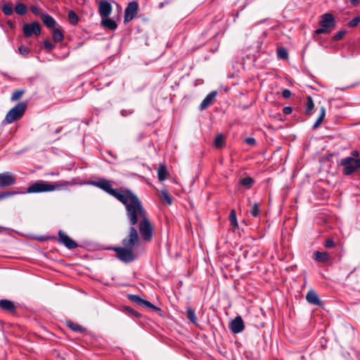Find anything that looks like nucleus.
I'll return each instance as SVG.
<instances>
[{"label": "nucleus", "mask_w": 360, "mask_h": 360, "mask_svg": "<svg viewBox=\"0 0 360 360\" xmlns=\"http://www.w3.org/2000/svg\"><path fill=\"white\" fill-rule=\"evenodd\" d=\"M245 142L248 144V145H250V146H253L256 143V141L254 138L252 137H248L247 139H245Z\"/></svg>", "instance_id": "obj_48"}, {"label": "nucleus", "mask_w": 360, "mask_h": 360, "mask_svg": "<svg viewBox=\"0 0 360 360\" xmlns=\"http://www.w3.org/2000/svg\"><path fill=\"white\" fill-rule=\"evenodd\" d=\"M345 34L346 31L340 30L333 36V39L336 41L340 40L345 35Z\"/></svg>", "instance_id": "obj_42"}, {"label": "nucleus", "mask_w": 360, "mask_h": 360, "mask_svg": "<svg viewBox=\"0 0 360 360\" xmlns=\"http://www.w3.org/2000/svg\"><path fill=\"white\" fill-rule=\"evenodd\" d=\"M100 1H108L107 0H100Z\"/></svg>", "instance_id": "obj_55"}, {"label": "nucleus", "mask_w": 360, "mask_h": 360, "mask_svg": "<svg viewBox=\"0 0 360 360\" xmlns=\"http://www.w3.org/2000/svg\"><path fill=\"white\" fill-rule=\"evenodd\" d=\"M68 326L75 332H83L84 331V328L82 326L78 325L77 323H68Z\"/></svg>", "instance_id": "obj_36"}, {"label": "nucleus", "mask_w": 360, "mask_h": 360, "mask_svg": "<svg viewBox=\"0 0 360 360\" xmlns=\"http://www.w3.org/2000/svg\"><path fill=\"white\" fill-rule=\"evenodd\" d=\"M101 25L105 27V28L114 30L117 28V23L115 20H113L111 18H109L108 17L101 18Z\"/></svg>", "instance_id": "obj_18"}, {"label": "nucleus", "mask_w": 360, "mask_h": 360, "mask_svg": "<svg viewBox=\"0 0 360 360\" xmlns=\"http://www.w3.org/2000/svg\"><path fill=\"white\" fill-rule=\"evenodd\" d=\"M350 2L355 5V4H357L359 3V0H350Z\"/></svg>", "instance_id": "obj_53"}, {"label": "nucleus", "mask_w": 360, "mask_h": 360, "mask_svg": "<svg viewBox=\"0 0 360 360\" xmlns=\"http://www.w3.org/2000/svg\"><path fill=\"white\" fill-rule=\"evenodd\" d=\"M158 179L160 181H165L167 178V170L165 165H161L158 170Z\"/></svg>", "instance_id": "obj_22"}, {"label": "nucleus", "mask_w": 360, "mask_h": 360, "mask_svg": "<svg viewBox=\"0 0 360 360\" xmlns=\"http://www.w3.org/2000/svg\"><path fill=\"white\" fill-rule=\"evenodd\" d=\"M129 299L134 302H136L139 305H142L144 300L141 299L139 296L135 295H130Z\"/></svg>", "instance_id": "obj_37"}, {"label": "nucleus", "mask_w": 360, "mask_h": 360, "mask_svg": "<svg viewBox=\"0 0 360 360\" xmlns=\"http://www.w3.org/2000/svg\"><path fill=\"white\" fill-rule=\"evenodd\" d=\"M124 311L129 314H133L134 316L138 317L139 316V314L138 312H136L135 311H134L131 308H130L129 307H124Z\"/></svg>", "instance_id": "obj_44"}, {"label": "nucleus", "mask_w": 360, "mask_h": 360, "mask_svg": "<svg viewBox=\"0 0 360 360\" xmlns=\"http://www.w3.org/2000/svg\"><path fill=\"white\" fill-rule=\"evenodd\" d=\"M225 137L223 134H219L214 139V146L216 148H221L224 143Z\"/></svg>", "instance_id": "obj_30"}, {"label": "nucleus", "mask_w": 360, "mask_h": 360, "mask_svg": "<svg viewBox=\"0 0 360 360\" xmlns=\"http://www.w3.org/2000/svg\"><path fill=\"white\" fill-rule=\"evenodd\" d=\"M69 185L68 182H64L63 184H50L44 181H37L27 188V193H41V192H49L53 191L56 189L60 188L61 186Z\"/></svg>", "instance_id": "obj_3"}, {"label": "nucleus", "mask_w": 360, "mask_h": 360, "mask_svg": "<svg viewBox=\"0 0 360 360\" xmlns=\"http://www.w3.org/2000/svg\"><path fill=\"white\" fill-rule=\"evenodd\" d=\"M58 237L59 241L68 249H73L77 247V244L63 231H59Z\"/></svg>", "instance_id": "obj_12"}, {"label": "nucleus", "mask_w": 360, "mask_h": 360, "mask_svg": "<svg viewBox=\"0 0 360 360\" xmlns=\"http://www.w3.org/2000/svg\"><path fill=\"white\" fill-rule=\"evenodd\" d=\"M30 10H31V11H32L34 14H35V15H40V16H41V15H43V14H42V12H41V9L39 7L37 6H34V5H33V6H31V7H30Z\"/></svg>", "instance_id": "obj_39"}, {"label": "nucleus", "mask_w": 360, "mask_h": 360, "mask_svg": "<svg viewBox=\"0 0 360 360\" xmlns=\"http://www.w3.org/2000/svg\"><path fill=\"white\" fill-rule=\"evenodd\" d=\"M278 57L281 59H286L288 58V54L285 49L281 48L277 51Z\"/></svg>", "instance_id": "obj_35"}, {"label": "nucleus", "mask_w": 360, "mask_h": 360, "mask_svg": "<svg viewBox=\"0 0 360 360\" xmlns=\"http://www.w3.org/2000/svg\"><path fill=\"white\" fill-rule=\"evenodd\" d=\"M291 91L289 90V89H284L283 91H282V96L285 98H288L290 97L291 96Z\"/></svg>", "instance_id": "obj_49"}, {"label": "nucleus", "mask_w": 360, "mask_h": 360, "mask_svg": "<svg viewBox=\"0 0 360 360\" xmlns=\"http://www.w3.org/2000/svg\"><path fill=\"white\" fill-rule=\"evenodd\" d=\"M229 221H230V224L233 227V228H237L238 227V222H237V217H236V212L234 210H232L230 212V215H229Z\"/></svg>", "instance_id": "obj_31"}, {"label": "nucleus", "mask_w": 360, "mask_h": 360, "mask_svg": "<svg viewBox=\"0 0 360 360\" xmlns=\"http://www.w3.org/2000/svg\"><path fill=\"white\" fill-rule=\"evenodd\" d=\"M360 22V17H356L349 22V26L351 27H356Z\"/></svg>", "instance_id": "obj_43"}, {"label": "nucleus", "mask_w": 360, "mask_h": 360, "mask_svg": "<svg viewBox=\"0 0 360 360\" xmlns=\"http://www.w3.org/2000/svg\"><path fill=\"white\" fill-rule=\"evenodd\" d=\"M292 108L290 107V106L284 107L283 109V112L285 115L290 114L292 112Z\"/></svg>", "instance_id": "obj_50"}, {"label": "nucleus", "mask_w": 360, "mask_h": 360, "mask_svg": "<svg viewBox=\"0 0 360 360\" xmlns=\"http://www.w3.org/2000/svg\"><path fill=\"white\" fill-rule=\"evenodd\" d=\"M319 24L321 27H326L328 29L335 25L334 18L331 13L322 15Z\"/></svg>", "instance_id": "obj_14"}, {"label": "nucleus", "mask_w": 360, "mask_h": 360, "mask_svg": "<svg viewBox=\"0 0 360 360\" xmlns=\"http://www.w3.org/2000/svg\"><path fill=\"white\" fill-rule=\"evenodd\" d=\"M17 193H18L17 192H14V191H8V192H3V193H1L2 196H3V199L6 198H8V197L13 196V195H15Z\"/></svg>", "instance_id": "obj_46"}, {"label": "nucleus", "mask_w": 360, "mask_h": 360, "mask_svg": "<svg viewBox=\"0 0 360 360\" xmlns=\"http://www.w3.org/2000/svg\"><path fill=\"white\" fill-rule=\"evenodd\" d=\"M24 93H25V90H22V89H18V90L14 91L11 96V100L12 101H18V99H20L22 97V96L24 94Z\"/></svg>", "instance_id": "obj_33"}, {"label": "nucleus", "mask_w": 360, "mask_h": 360, "mask_svg": "<svg viewBox=\"0 0 360 360\" xmlns=\"http://www.w3.org/2000/svg\"><path fill=\"white\" fill-rule=\"evenodd\" d=\"M3 199V196H2V194L1 193L0 194V200Z\"/></svg>", "instance_id": "obj_54"}, {"label": "nucleus", "mask_w": 360, "mask_h": 360, "mask_svg": "<svg viewBox=\"0 0 360 360\" xmlns=\"http://www.w3.org/2000/svg\"><path fill=\"white\" fill-rule=\"evenodd\" d=\"M7 24L9 25V27H10L11 29H13V28H14V27H15V26H14V24H13L11 21H10V20L7 21Z\"/></svg>", "instance_id": "obj_51"}, {"label": "nucleus", "mask_w": 360, "mask_h": 360, "mask_svg": "<svg viewBox=\"0 0 360 360\" xmlns=\"http://www.w3.org/2000/svg\"><path fill=\"white\" fill-rule=\"evenodd\" d=\"M186 314L187 318L189 319V321L193 323H196L197 317L195 316V313L191 307L187 308Z\"/></svg>", "instance_id": "obj_28"}, {"label": "nucleus", "mask_w": 360, "mask_h": 360, "mask_svg": "<svg viewBox=\"0 0 360 360\" xmlns=\"http://www.w3.org/2000/svg\"><path fill=\"white\" fill-rule=\"evenodd\" d=\"M325 115H326V109L324 107H321L320 115H319L318 119L316 120V121L315 122V123L314 124L313 129H316L321 125V124L322 123V122L324 120Z\"/></svg>", "instance_id": "obj_24"}, {"label": "nucleus", "mask_w": 360, "mask_h": 360, "mask_svg": "<svg viewBox=\"0 0 360 360\" xmlns=\"http://www.w3.org/2000/svg\"><path fill=\"white\" fill-rule=\"evenodd\" d=\"M307 301L312 304L321 305V301L317 294L314 290H309L306 295Z\"/></svg>", "instance_id": "obj_16"}, {"label": "nucleus", "mask_w": 360, "mask_h": 360, "mask_svg": "<svg viewBox=\"0 0 360 360\" xmlns=\"http://www.w3.org/2000/svg\"><path fill=\"white\" fill-rule=\"evenodd\" d=\"M253 183V179L250 176L243 178V179L240 180V184L247 189L251 188Z\"/></svg>", "instance_id": "obj_27"}, {"label": "nucleus", "mask_w": 360, "mask_h": 360, "mask_svg": "<svg viewBox=\"0 0 360 360\" xmlns=\"http://www.w3.org/2000/svg\"><path fill=\"white\" fill-rule=\"evenodd\" d=\"M27 8L25 4L19 2L15 4V11L17 14L23 15L27 13Z\"/></svg>", "instance_id": "obj_23"}, {"label": "nucleus", "mask_w": 360, "mask_h": 360, "mask_svg": "<svg viewBox=\"0 0 360 360\" xmlns=\"http://www.w3.org/2000/svg\"><path fill=\"white\" fill-rule=\"evenodd\" d=\"M122 246L136 249L140 245V238L134 226H130L129 234L122 240Z\"/></svg>", "instance_id": "obj_5"}, {"label": "nucleus", "mask_w": 360, "mask_h": 360, "mask_svg": "<svg viewBox=\"0 0 360 360\" xmlns=\"http://www.w3.org/2000/svg\"><path fill=\"white\" fill-rule=\"evenodd\" d=\"M98 12L101 18L109 17L112 12V6L108 1H99Z\"/></svg>", "instance_id": "obj_13"}, {"label": "nucleus", "mask_w": 360, "mask_h": 360, "mask_svg": "<svg viewBox=\"0 0 360 360\" xmlns=\"http://www.w3.org/2000/svg\"><path fill=\"white\" fill-rule=\"evenodd\" d=\"M340 165L342 167L343 174L349 175L360 168V158L356 159L353 157H347L341 160Z\"/></svg>", "instance_id": "obj_6"}, {"label": "nucleus", "mask_w": 360, "mask_h": 360, "mask_svg": "<svg viewBox=\"0 0 360 360\" xmlns=\"http://www.w3.org/2000/svg\"><path fill=\"white\" fill-rule=\"evenodd\" d=\"M18 51L22 56H26L30 52V49L27 46H21L18 48Z\"/></svg>", "instance_id": "obj_38"}, {"label": "nucleus", "mask_w": 360, "mask_h": 360, "mask_svg": "<svg viewBox=\"0 0 360 360\" xmlns=\"http://www.w3.org/2000/svg\"><path fill=\"white\" fill-rule=\"evenodd\" d=\"M68 20H69V22L73 25H75L77 23L78 16L73 11H70L68 12Z\"/></svg>", "instance_id": "obj_32"}, {"label": "nucleus", "mask_w": 360, "mask_h": 360, "mask_svg": "<svg viewBox=\"0 0 360 360\" xmlns=\"http://www.w3.org/2000/svg\"><path fill=\"white\" fill-rule=\"evenodd\" d=\"M41 18L44 24L49 28H53L56 25V20L49 14H43Z\"/></svg>", "instance_id": "obj_21"}, {"label": "nucleus", "mask_w": 360, "mask_h": 360, "mask_svg": "<svg viewBox=\"0 0 360 360\" xmlns=\"http://www.w3.org/2000/svg\"><path fill=\"white\" fill-rule=\"evenodd\" d=\"M88 184L96 186L115 197L123 203L125 205V207H127V205H129L134 200V198L137 197L129 190L123 191L121 189L112 188L111 181L105 179H100L98 181H91L88 182Z\"/></svg>", "instance_id": "obj_2"}, {"label": "nucleus", "mask_w": 360, "mask_h": 360, "mask_svg": "<svg viewBox=\"0 0 360 360\" xmlns=\"http://www.w3.org/2000/svg\"><path fill=\"white\" fill-rule=\"evenodd\" d=\"M114 250L116 252L119 259L122 262H130L136 259L134 249L122 246L115 248Z\"/></svg>", "instance_id": "obj_7"}, {"label": "nucleus", "mask_w": 360, "mask_h": 360, "mask_svg": "<svg viewBox=\"0 0 360 360\" xmlns=\"http://www.w3.org/2000/svg\"><path fill=\"white\" fill-rule=\"evenodd\" d=\"M259 212H260V210H259V204L257 202L254 203L252 207V209L250 210L251 214L253 217H257L259 216Z\"/></svg>", "instance_id": "obj_34"}, {"label": "nucleus", "mask_w": 360, "mask_h": 360, "mask_svg": "<svg viewBox=\"0 0 360 360\" xmlns=\"http://www.w3.org/2000/svg\"><path fill=\"white\" fill-rule=\"evenodd\" d=\"M141 306L148 307V308L151 309L153 310H159V309L157 307H155L154 304H153L150 302H148L147 300H144V301L143 302V304Z\"/></svg>", "instance_id": "obj_41"}, {"label": "nucleus", "mask_w": 360, "mask_h": 360, "mask_svg": "<svg viewBox=\"0 0 360 360\" xmlns=\"http://www.w3.org/2000/svg\"><path fill=\"white\" fill-rule=\"evenodd\" d=\"M44 47L47 52H50L54 47V45L48 40L44 41Z\"/></svg>", "instance_id": "obj_40"}, {"label": "nucleus", "mask_w": 360, "mask_h": 360, "mask_svg": "<svg viewBox=\"0 0 360 360\" xmlns=\"http://www.w3.org/2000/svg\"><path fill=\"white\" fill-rule=\"evenodd\" d=\"M2 11L6 15H11L13 13L12 3H5L2 5Z\"/></svg>", "instance_id": "obj_26"}, {"label": "nucleus", "mask_w": 360, "mask_h": 360, "mask_svg": "<svg viewBox=\"0 0 360 360\" xmlns=\"http://www.w3.org/2000/svg\"><path fill=\"white\" fill-rule=\"evenodd\" d=\"M217 92L216 91H212L210 94H208L206 97L203 99V101L201 102L200 105V110H204L206 109L214 101V99L216 98Z\"/></svg>", "instance_id": "obj_15"}, {"label": "nucleus", "mask_w": 360, "mask_h": 360, "mask_svg": "<svg viewBox=\"0 0 360 360\" xmlns=\"http://www.w3.org/2000/svg\"><path fill=\"white\" fill-rule=\"evenodd\" d=\"M325 246L328 248H333L335 246V243L332 239H327L325 241Z\"/></svg>", "instance_id": "obj_45"}, {"label": "nucleus", "mask_w": 360, "mask_h": 360, "mask_svg": "<svg viewBox=\"0 0 360 360\" xmlns=\"http://www.w3.org/2000/svg\"><path fill=\"white\" fill-rule=\"evenodd\" d=\"M0 307L5 311L13 312L15 310L13 303L8 300H0Z\"/></svg>", "instance_id": "obj_20"}, {"label": "nucleus", "mask_w": 360, "mask_h": 360, "mask_svg": "<svg viewBox=\"0 0 360 360\" xmlns=\"http://www.w3.org/2000/svg\"><path fill=\"white\" fill-rule=\"evenodd\" d=\"M26 108L27 103L25 102L18 103L8 112L6 115L4 122L7 124H11L20 119L24 115Z\"/></svg>", "instance_id": "obj_4"}, {"label": "nucleus", "mask_w": 360, "mask_h": 360, "mask_svg": "<svg viewBox=\"0 0 360 360\" xmlns=\"http://www.w3.org/2000/svg\"><path fill=\"white\" fill-rule=\"evenodd\" d=\"M159 197L163 202L166 203L168 205H172V198L169 194V193L166 188H163L160 191Z\"/></svg>", "instance_id": "obj_19"}, {"label": "nucleus", "mask_w": 360, "mask_h": 360, "mask_svg": "<svg viewBox=\"0 0 360 360\" xmlns=\"http://www.w3.org/2000/svg\"><path fill=\"white\" fill-rule=\"evenodd\" d=\"M352 155L353 158L356 157L359 155V152L357 150H353L352 152Z\"/></svg>", "instance_id": "obj_52"}, {"label": "nucleus", "mask_w": 360, "mask_h": 360, "mask_svg": "<svg viewBox=\"0 0 360 360\" xmlns=\"http://www.w3.org/2000/svg\"><path fill=\"white\" fill-rule=\"evenodd\" d=\"M16 182L15 176L10 172L0 173V188L14 185Z\"/></svg>", "instance_id": "obj_10"}, {"label": "nucleus", "mask_w": 360, "mask_h": 360, "mask_svg": "<svg viewBox=\"0 0 360 360\" xmlns=\"http://www.w3.org/2000/svg\"><path fill=\"white\" fill-rule=\"evenodd\" d=\"M22 31L25 37H30L32 34L39 35L41 32L40 25L37 22L25 23L23 25Z\"/></svg>", "instance_id": "obj_8"}, {"label": "nucleus", "mask_w": 360, "mask_h": 360, "mask_svg": "<svg viewBox=\"0 0 360 360\" xmlns=\"http://www.w3.org/2000/svg\"><path fill=\"white\" fill-rule=\"evenodd\" d=\"M53 39L56 42H59V41H63V34H62L60 30H59L57 28H54L53 30Z\"/></svg>", "instance_id": "obj_29"}, {"label": "nucleus", "mask_w": 360, "mask_h": 360, "mask_svg": "<svg viewBox=\"0 0 360 360\" xmlns=\"http://www.w3.org/2000/svg\"><path fill=\"white\" fill-rule=\"evenodd\" d=\"M127 215L131 226H134L139 220V230L141 238L145 241H150L154 227L147 217V214L138 197L126 207Z\"/></svg>", "instance_id": "obj_1"}, {"label": "nucleus", "mask_w": 360, "mask_h": 360, "mask_svg": "<svg viewBox=\"0 0 360 360\" xmlns=\"http://www.w3.org/2000/svg\"><path fill=\"white\" fill-rule=\"evenodd\" d=\"M314 107L313 99L311 96H307L306 102L305 113L307 115H311V111Z\"/></svg>", "instance_id": "obj_25"}, {"label": "nucleus", "mask_w": 360, "mask_h": 360, "mask_svg": "<svg viewBox=\"0 0 360 360\" xmlns=\"http://www.w3.org/2000/svg\"><path fill=\"white\" fill-rule=\"evenodd\" d=\"M314 259L318 262H326L330 259V255L326 252L316 251L314 254Z\"/></svg>", "instance_id": "obj_17"}, {"label": "nucleus", "mask_w": 360, "mask_h": 360, "mask_svg": "<svg viewBox=\"0 0 360 360\" xmlns=\"http://www.w3.org/2000/svg\"><path fill=\"white\" fill-rule=\"evenodd\" d=\"M328 32V28L326 27H321V28H319L315 30V33L318 34L326 33Z\"/></svg>", "instance_id": "obj_47"}, {"label": "nucleus", "mask_w": 360, "mask_h": 360, "mask_svg": "<svg viewBox=\"0 0 360 360\" xmlns=\"http://www.w3.org/2000/svg\"><path fill=\"white\" fill-rule=\"evenodd\" d=\"M245 328L244 322L241 316H238L230 323V328L231 331L235 333H239L243 330Z\"/></svg>", "instance_id": "obj_11"}, {"label": "nucleus", "mask_w": 360, "mask_h": 360, "mask_svg": "<svg viewBox=\"0 0 360 360\" xmlns=\"http://www.w3.org/2000/svg\"><path fill=\"white\" fill-rule=\"evenodd\" d=\"M139 5L136 1L130 2L124 11V22L131 21L137 13Z\"/></svg>", "instance_id": "obj_9"}]
</instances>
